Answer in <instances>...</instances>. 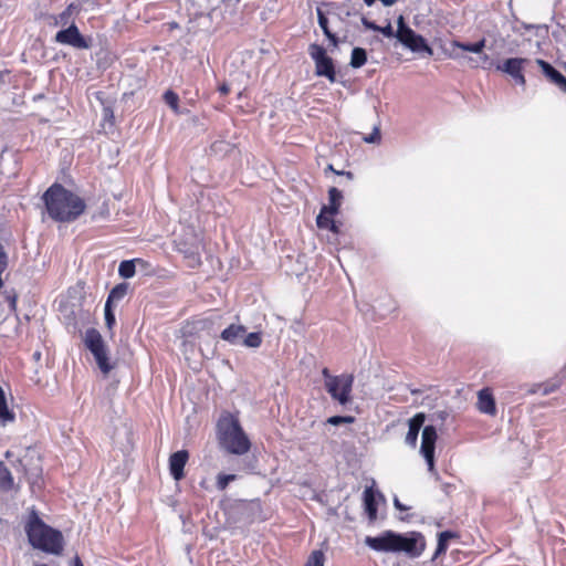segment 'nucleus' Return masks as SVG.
Returning <instances> with one entry per match:
<instances>
[{"label": "nucleus", "instance_id": "f3484780", "mask_svg": "<svg viewBox=\"0 0 566 566\" xmlns=\"http://www.w3.org/2000/svg\"><path fill=\"white\" fill-rule=\"evenodd\" d=\"M201 250H202V244H201V241L199 239H196L195 243H192L189 247L185 245V247H180L179 248V251L182 252L185 258L189 260V265L192 266V268L200 265V263H201V258H200Z\"/></svg>", "mask_w": 566, "mask_h": 566}, {"label": "nucleus", "instance_id": "dca6fc26", "mask_svg": "<svg viewBox=\"0 0 566 566\" xmlns=\"http://www.w3.org/2000/svg\"><path fill=\"white\" fill-rule=\"evenodd\" d=\"M201 250H202V244H201V241L199 239H196L195 243H192L189 247L185 245V247H180L179 248V251L182 252L185 258L189 260V265L192 266V268L200 265V263H201V258H200Z\"/></svg>", "mask_w": 566, "mask_h": 566}, {"label": "nucleus", "instance_id": "5701e85b", "mask_svg": "<svg viewBox=\"0 0 566 566\" xmlns=\"http://www.w3.org/2000/svg\"><path fill=\"white\" fill-rule=\"evenodd\" d=\"M328 197H329V205L326 206L328 210V214L335 216L338 212V209L340 207V201L343 198L342 192L333 187L328 190Z\"/></svg>", "mask_w": 566, "mask_h": 566}, {"label": "nucleus", "instance_id": "9b49d317", "mask_svg": "<svg viewBox=\"0 0 566 566\" xmlns=\"http://www.w3.org/2000/svg\"><path fill=\"white\" fill-rule=\"evenodd\" d=\"M526 63H528L527 59L511 57L505 60L502 64L496 65V69L509 74L516 84L524 86L526 81L523 74V69Z\"/></svg>", "mask_w": 566, "mask_h": 566}, {"label": "nucleus", "instance_id": "a878e982", "mask_svg": "<svg viewBox=\"0 0 566 566\" xmlns=\"http://www.w3.org/2000/svg\"><path fill=\"white\" fill-rule=\"evenodd\" d=\"M367 61V53L361 48H354L350 56V66L354 69L361 67Z\"/></svg>", "mask_w": 566, "mask_h": 566}, {"label": "nucleus", "instance_id": "4468645a", "mask_svg": "<svg viewBox=\"0 0 566 566\" xmlns=\"http://www.w3.org/2000/svg\"><path fill=\"white\" fill-rule=\"evenodd\" d=\"M536 64L551 83L556 85L563 93H566V77L559 71L542 59H537Z\"/></svg>", "mask_w": 566, "mask_h": 566}, {"label": "nucleus", "instance_id": "c9c22d12", "mask_svg": "<svg viewBox=\"0 0 566 566\" xmlns=\"http://www.w3.org/2000/svg\"><path fill=\"white\" fill-rule=\"evenodd\" d=\"M104 315H105V324H106V327L111 331L115 323H116V318H115V314L113 312V307L109 306V305H105L104 307Z\"/></svg>", "mask_w": 566, "mask_h": 566}, {"label": "nucleus", "instance_id": "6ab92c4d", "mask_svg": "<svg viewBox=\"0 0 566 566\" xmlns=\"http://www.w3.org/2000/svg\"><path fill=\"white\" fill-rule=\"evenodd\" d=\"M245 328L242 325L231 324L222 331L221 338L230 344H237L243 337Z\"/></svg>", "mask_w": 566, "mask_h": 566}, {"label": "nucleus", "instance_id": "473e14b6", "mask_svg": "<svg viewBox=\"0 0 566 566\" xmlns=\"http://www.w3.org/2000/svg\"><path fill=\"white\" fill-rule=\"evenodd\" d=\"M480 60H481V63H478L475 60H473L472 57L469 59V62H470V66L471 67H478V66H481L483 69H491L493 66V61L490 59V56L488 54H482L480 55Z\"/></svg>", "mask_w": 566, "mask_h": 566}, {"label": "nucleus", "instance_id": "393cba45", "mask_svg": "<svg viewBox=\"0 0 566 566\" xmlns=\"http://www.w3.org/2000/svg\"><path fill=\"white\" fill-rule=\"evenodd\" d=\"M126 293H127L126 284L122 283V284L116 285L109 292L105 305L112 306V304L114 302H118V301L123 300L125 297Z\"/></svg>", "mask_w": 566, "mask_h": 566}, {"label": "nucleus", "instance_id": "ea45409f", "mask_svg": "<svg viewBox=\"0 0 566 566\" xmlns=\"http://www.w3.org/2000/svg\"><path fill=\"white\" fill-rule=\"evenodd\" d=\"M394 505L397 510H400V511H407L408 507L405 506L403 504L400 503V501L398 500V497H395L394 499Z\"/></svg>", "mask_w": 566, "mask_h": 566}, {"label": "nucleus", "instance_id": "b1692460", "mask_svg": "<svg viewBox=\"0 0 566 566\" xmlns=\"http://www.w3.org/2000/svg\"><path fill=\"white\" fill-rule=\"evenodd\" d=\"M452 46L454 48H458V49H461L463 51H467V52H472V53H476V54H481L484 46H485V39H482L475 43H462V42H459V41H453L451 43Z\"/></svg>", "mask_w": 566, "mask_h": 566}, {"label": "nucleus", "instance_id": "f8f14e48", "mask_svg": "<svg viewBox=\"0 0 566 566\" xmlns=\"http://www.w3.org/2000/svg\"><path fill=\"white\" fill-rule=\"evenodd\" d=\"M476 396V409L483 415L494 417L497 412V409L492 389L489 387H484L478 391Z\"/></svg>", "mask_w": 566, "mask_h": 566}, {"label": "nucleus", "instance_id": "72a5a7b5", "mask_svg": "<svg viewBox=\"0 0 566 566\" xmlns=\"http://www.w3.org/2000/svg\"><path fill=\"white\" fill-rule=\"evenodd\" d=\"M560 387V380L553 379L546 384L539 385L538 388L542 390V395L547 396L556 391Z\"/></svg>", "mask_w": 566, "mask_h": 566}, {"label": "nucleus", "instance_id": "7ed1b4c3", "mask_svg": "<svg viewBox=\"0 0 566 566\" xmlns=\"http://www.w3.org/2000/svg\"><path fill=\"white\" fill-rule=\"evenodd\" d=\"M24 531L32 547L53 555L62 553L64 546L62 533L46 525L40 518L35 509L30 510Z\"/></svg>", "mask_w": 566, "mask_h": 566}, {"label": "nucleus", "instance_id": "e433bc0d", "mask_svg": "<svg viewBox=\"0 0 566 566\" xmlns=\"http://www.w3.org/2000/svg\"><path fill=\"white\" fill-rule=\"evenodd\" d=\"M354 418L350 416H333L327 419V423L338 426L342 423H352Z\"/></svg>", "mask_w": 566, "mask_h": 566}, {"label": "nucleus", "instance_id": "4be33fe9", "mask_svg": "<svg viewBox=\"0 0 566 566\" xmlns=\"http://www.w3.org/2000/svg\"><path fill=\"white\" fill-rule=\"evenodd\" d=\"M136 264H144V260L134 259V260H125L122 261L118 266V274L124 279H130L135 275Z\"/></svg>", "mask_w": 566, "mask_h": 566}, {"label": "nucleus", "instance_id": "6e6552de", "mask_svg": "<svg viewBox=\"0 0 566 566\" xmlns=\"http://www.w3.org/2000/svg\"><path fill=\"white\" fill-rule=\"evenodd\" d=\"M308 54L315 63V74L326 77L331 83L336 81V72L333 60L326 54V50L316 43L308 46Z\"/></svg>", "mask_w": 566, "mask_h": 566}, {"label": "nucleus", "instance_id": "f704fd0d", "mask_svg": "<svg viewBox=\"0 0 566 566\" xmlns=\"http://www.w3.org/2000/svg\"><path fill=\"white\" fill-rule=\"evenodd\" d=\"M164 101L166 102L167 105H169L172 108L175 113H178L179 97L175 92L167 91L164 94Z\"/></svg>", "mask_w": 566, "mask_h": 566}, {"label": "nucleus", "instance_id": "ddd939ff", "mask_svg": "<svg viewBox=\"0 0 566 566\" xmlns=\"http://www.w3.org/2000/svg\"><path fill=\"white\" fill-rule=\"evenodd\" d=\"M189 459L187 450H179L169 457V471L176 481H180L185 476V465Z\"/></svg>", "mask_w": 566, "mask_h": 566}, {"label": "nucleus", "instance_id": "58836bf2", "mask_svg": "<svg viewBox=\"0 0 566 566\" xmlns=\"http://www.w3.org/2000/svg\"><path fill=\"white\" fill-rule=\"evenodd\" d=\"M7 268V255L2 249V245L0 244V269Z\"/></svg>", "mask_w": 566, "mask_h": 566}, {"label": "nucleus", "instance_id": "9d476101", "mask_svg": "<svg viewBox=\"0 0 566 566\" xmlns=\"http://www.w3.org/2000/svg\"><path fill=\"white\" fill-rule=\"evenodd\" d=\"M55 41L61 44H67L75 49H88L90 43L80 33L75 24H71L69 28L60 30L55 35Z\"/></svg>", "mask_w": 566, "mask_h": 566}, {"label": "nucleus", "instance_id": "423d86ee", "mask_svg": "<svg viewBox=\"0 0 566 566\" xmlns=\"http://www.w3.org/2000/svg\"><path fill=\"white\" fill-rule=\"evenodd\" d=\"M84 343L87 349L93 354L99 369L103 374H108L112 369L108 363L107 348L101 333L95 328H88L85 332Z\"/></svg>", "mask_w": 566, "mask_h": 566}, {"label": "nucleus", "instance_id": "f03ea898", "mask_svg": "<svg viewBox=\"0 0 566 566\" xmlns=\"http://www.w3.org/2000/svg\"><path fill=\"white\" fill-rule=\"evenodd\" d=\"M365 544L376 552H403L409 557H419L426 548L424 537L420 533L410 536L386 531L378 536H367Z\"/></svg>", "mask_w": 566, "mask_h": 566}, {"label": "nucleus", "instance_id": "09e8293b", "mask_svg": "<svg viewBox=\"0 0 566 566\" xmlns=\"http://www.w3.org/2000/svg\"><path fill=\"white\" fill-rule=\"evenodd\" d=\"M376 0H364V2L367 4V6H371L374 4Z\"/></svg>", "mask_w": 566, "mask_h": 566}, {"label": "nucleus", "instance_id": "a18cd8bd", "mask_svg": "<svg viewBox=\"0 0 566 566\" xmlns=\"http://www.w3.org/2000/svg\"><path fill=\"white\" fill-rule=\"evenodd\" d=\"M9 301H10L11 308L14 310L15 308V296L9 297Z\"/></svg>", "mask_w": 566, "mask_h": 566}, {"label": "nucleus", "instance_id": "de8ad7c7", "mask_svg": "<svg viewBox=\"0 0 566 566\" xmlns=\"http://www.w3.org/2000/svg\"><path fill=\"white\" fill-rule=\"evenodd\" d=\"M33 357H34L36 360H39V359H40V357H41V353H40V352H35V353L33 354Z\"/></svg>", "mask_w": 566, "mask_h": 566}, {"label": "nucleus", "instance_id": "a211bd4d", "mask_svg": "<svg viewBox=\"0 0 566 566\" xmlns=\"http://www.w3.org/2000/svg\"><path fill=\"white\" fill-rule=\"evenodd\" d=\"M364 505L365 511L370 522L377 518V504L375 499V492L373 488H366L364 491Z\"/></svg>", "mask_w": 566, "mask_h": 566}, {"label": "nucleus", "instance_id": "aec40b11", "mask_svg": "<svg viewBox=\"0 0 566 566\" xmlns=\"http://www.w3.org/2000/svg\"><path fill=\"white\" fill-rule=\"evenodd\" d=\"M237 509L241 515H244L249 520H252L256 513L261 512V503L259 500L241 501L238 504Z\"/></svg>", "mask_w": 566, "mask_h": 566}, {"label": "nucleus", "instance_id": "cd10ccee", "mask_svg": "<svg viewBox=\"0 0 566 566\" xmlns=\"http://www.w3.org/2000/svg\"><path fill=\"white\" fill-rule=\"evenodd\" d=\"M317 18L318 24L323 30L324 34L333 42L334 45L337 44V38L334 33H332L328 29V19L325 17L322 10L317 9Z\"/></svg>", "mask_w": 566, "mask_h": 566}, {"label": "nucleus", "instance_id": "37998d69", "mask_svg": "<svg viewBox=\"0 0 566 566\" xmlns=\"http://www.w3.org/2000/svg\"><path fill=\"white\" fill-rule=\"evenodd\" d=\"M104 118L112 119L114 118L113 111L108 107L104 108Z\"/></svg>", "mask_w": 566, "mask_h": 566}, {"label": "nucleus", "instance_id": "8fccbe9b", "mask_svg": "<svg viewBox=\"0 0 566 566\" xmlns=\"http://www.w3.org/2000/svg\"><path fill=\"white\" fill-rule=\"evenodd\" d=\"M327 169H328L329 171H333V172L335 171V169H334V167H333L332 165H328Z\"/></svg>", "mask_w": 566, "mask_h": 566}, {"label": "nucleus", "instance_id": "f257e3e1", "mask_svg": "<svg viewBox=\"0 0 566 566\" xmlns=\"http://www.w3.org/2000/svg\"><path fill=\"white\" fill-rule=\"evenodd\" d=\"M46 211L54 221L72 222L85 210L84 200L60 184H53L42 197Z\"/></svg>", "mask_w": 566, "mask_h": 566}, {"label": "nucleus", "instance_id": "1a4fd4ad", "mask_svg": "<svg viewBox=\"0 0 566 566\" xmlns=\"http://www.w3.org/2000/svg\"><path fill=\"white\" fill-rule=\"evenodd\" d=\"M437 439L438 434L433 426H426L422 429L420 453L424 458L430 472L434 471V450Z\"/></svg>", "mask_w": 566, "mask_h": 566}, {"label": "nucleus", "instance_id": "79ce46f5", "mask_svg": "<svg viewBox=\"0 0 566 566\" xmlns=\"http://www.w3.org/2000/svg\"><path fill=\"white\" fill-rule=\"evenodd\" d=\"M322 375H323V376H324V378H325V384H327V382H328L329 378H335V376H332V375L329 374V370H328L327 368H324V369L322 370Z\"/></svg>", "mask_w": 566, "mask_h": 566}, {"label": "nucleus", "instance_id": "2f4dec72", "mask_svg": "<svg viewBox=\"0 0 566 566\" xmlns=\"http://www.w3.org/2000/svg\"><path fill=\"white\" fill-rule=\"evenodd\" d=\"M262 343V337L260 333H249L243 338V345L251 348H258Z\"/></svg>", "mask_w": 566, "mask_h": 566}, {"label": "nucleus", "instance_id": "bb28decb", "mask_svg": "<svg viewBox=\"0 0 566 566\" xmlns=\"http://www.w3.org/2000/svg\"><path fill=\"white\" fill-rule=\"evenodd\" d=\"M13 488V478L9 469L0 462V489L11 490Z\"/></svg>", "mask_w": 566, "mask_h": 566}, {"label": "nucleus", "instance_id": "20e7f679", "mask_svg": "<svg viewBox=\"0 0 566 566\" xmlns=\"http://www.w3.org/2000/svg\"><path fill=\"white\" fill-rule=\"evenodd\" d=\"M361 23L366 29L380 32L386 38H396L403 46L412 52H423L429 56L433 54V50L428 45L426 39L409 28L405 23V18L402 15H399L397 19L396 32H394L390 22H388L385 27H379L375 22L369 21L366 17H361Z\"/></svg>", "mask_w": 566, "mask_h": 566}, {"label": "nucleus", "instance_id": "2eb2a0df", "mask_svg": "<svg viewBox=\"0 0 566 566\" xmlns=\"http://www.w3.org/2000/svg\"><path fill=\"white\" fill-rule=\"evenodd\" d=\"M424 420H426L424 413L419 412V413L415 415L412 418H410L408 421L409 429L406 434L405 441L411 448H416V446H417L418 434H419L421 427L423 426Z\"/></svg>", "mask_w": 566, "mask_h": 566}, {"label": "nucleus", "instance_id": "4c0bfd02", "mask_svg": "<svg viewBox=\"0 0 566 566\" xmlns=\"http://www.w3.org/2000/svg\"><path fill=\"white\" fill-rule=\"evenodd\" d=\"M366 143H378L380 140V132L378 128H375L374 132L364 138Z\"/></svg>", "mask_w": 566, "mask_h": 566}, {"label": "nucleus", "instance_id": "7c9ffc66", "mask_svg": "<svg viewBox=\"0 0 566 566\" xmlns=\"http://www.w3.org/2000/svg\"><path fill=\"white\" fill-rule=\"evenodd\" d=\"M324 553L322 551H314L308 556L304 566H324Z\"/></svg>", "mask_w": 566, "mask_h": 566}, {"label": "nucleus", "instance_id": "412c9836", "mask_svg": "<svg viewBox=\"0 0 566 566\" xmlns=\"http://www.w3.org/2000/svg\"><path fill=\"white\" fill-rule=\"evenodd\" d=\"M316 224L319 229H328L333 232H337L338 229L333 220V216L328 214L327 207L324 206L321 209V212L318 213L316 218Z\"/></svg>", "mask_w": 566, "mask_h": 566}, {"label": "nucleus", "instance_id": "c756f323", "mask_svg": "<svg viewBox=\"0 0 566 566\" xmlns=\"http://www.w3.org/2000/svg\"><path fill=\"white\" fill-rule=\"evenodd\" d=\"M237 480V475L235 474H223V473H219L217 475V480H216V486L219 491H224L227 489V486L229 485L230 482H233Z\"/></svg>", "mask_w": 566, "mask_h": 566}, {"label": "nucleus", "instance_id": "39448f33", "mask_svg": "<svg viewBox=\"0 0 566 566\" xmlns=\"http://www.w3.org/2000/svg\"><path fill=\"white\" fill-rule=\"evenodd\" d=\"M218 431L220 443L229 453L242 455L250 450L251 442L235 416L223 415L218 421Z\"/></svg>", "mask_w": 566, "mask_h": 566}, {"label": "nucleus", "instance_id": "0eeeda50", "mask_svg": "<svg viewBox=\"0 0 566 566\" xmlns=\"http://www.w3.org/2000/svg\"><path fill=\"white\" fill-rule=\"evenodd\" d=\"M354 377L353 375L343 374L339 376H335V378H329L327 384L325 385V389L331 395V397L338 401L342 406L347 405L352 399V388H353Z\"/></svg>", "mask_w": 566, "mask_h": 566}, {"label": "nucleus", "instance_id": "c85d7f7f", "mask_svg": "<svg viewBox=\"0 0 566 566\" xmlns=\"http://www.w3.org/2000/svg\"><path fill=\"white\" fill-rule=\"evenodd\" d=\"M453 537H454V534L450 531H444L439 534L438 545H437V549H436V556L441 553H444L447 551V543L449 539H451Z\"/></svg>", "mask_w": 566, "mask_h": 566}, {"label": "nucleus", "instance_id": "c03bdc74", "mask_svg": "<svg viewBox=\"0 0 566 566\" xmlns=\"http://www.w3.org/2000/svg\"><path fill=\"white\" fill-rule=\"evenodd\" d=\"M334 174H336V175H344V176H346L348 179H353V178H354V175H353V172H350V171H339V170H336V169H335Z\"/></svg>", "mask_w": 566, "mask_h": 566}, {"label": "nucleus", "instance_id": "49530a36", "mask_svg": "<svg viewBox=\"0 0 566 566\" xmlns=\"http://www.w3.org/2000/svg\"><path fill=\"white\" fill-rule=\"evenodd\" d=\"M74 566H83V564L78 557H75Z\"/></svg>", "mask_w": 566, "mask_h": 566}, {"label": "nucleus", "instance_id": "a19ab883", "mask_svg": "<svg viewBox=\"0 0 566 566\" xmlns=\"http://www.w3.org/2000/svg\"><path fill=\"white\" fill-rule=\"evenodd\" d=\"M219 92L222 94V95H227L229 92H230V87L228 84L223 83L222 85L219 86Z\"/></svg>", "mask_w": 566, "mask_h": 566}]
</instances>
